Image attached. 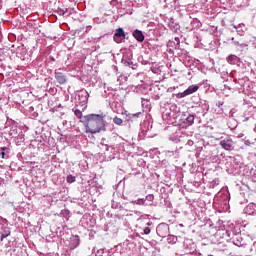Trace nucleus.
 <instances>
[{"instance_id": "48", "label": "nucleus", "mask_w": 256, "mask_h": 256, "mask_svg": "<svg viewBox=\"0 0 256 256\" xmlns=\"http://www.w3.org/2000/svg\"><path fill=\"white\" fill-rule=\"evenodd\" d=\"M175 41L179 45V38L178 37L175 38Z\"/></svg>"}, {"instance_id": "42", "label": "nucleus", "mask_w": 256, "mask_h": 256, "mask_svg": "<svg viewBox=\"0 0 256 256\" xmlns=\"http://www.w3.org/2000/svg\"><path fill=\"white\" fill-rule=\"evenodd\" d=\"M48 61L49 63H55V57L49 56Z\"/></svg>"}, {"instance_id": "22", "label": "nucleus", "mask_w": 256, "mask_h": 256, "mask_svg": "<svg viewBox=\"0 0 256 256\" xmlns=\"http://www.w3.org/2000/svg\"><path fill=\"white\" fill-rule=\"evenodd\" d=\"M227 61L230 65H239V63H240L239 57H237V55H233V54H231L227 57Z\"/></svg>"}, {"instance_id": "50", "label": "nucleus", "mask_w": 256, "mask_h": 256, "mask_svg": "<svg viewBox=\"0 0 256 256\" xmlns=\"http://www.w3.org/2000/svg\"><path fill=\"white\" fill-rule=\"evenodd\" d=\"M188 145H193V141H188Z\"/></svg>"}, {"instance_id": "23", "label": "nucleus", "mask_w": 256, "mask_h": 256, "mask_svg": "<svg viewBox=\"0 0 256 256\" xmlns=\"http://www.w3.org/2000/svg\"><path fill=\"white\" fill-rule=\"evenodd\" d=\"M164 153L166 157H174V159L179 157V150L177 148L175 150H166Z\"/></svg>"}, {"instance_id": "47", "label": "nucleus", "mask_w": 256, "mask_h": 256, "mask_svg": "<svg viewBox=\"0 0 256 256\" xmlns=\"http://www.w3.org/2000/svg\"><path fill=\"white\" fill-rule=\"evenodd\" d=\"M238 42H239V41L234 40V41L232 42L233 46L235 47V46L237 45V43H238Z\"/></svg>"}, {"instance_id": "40", "label": "nucleus", "mask_w": 256, "mask_h": 256, "mask_svg": "<svg viewBox=\"0 0 256 256\" xmlns=\"http://www.w3.org/2000/svg\"><path fill=\"white\" fill-rule=\"evenodd\" d=\"M250 251L252 253H256V241L253 243V245L250 247Z\"/></svg>"}, {"instance_id": "46", "label": "nucleus", "mask_w": 256, "mask_h": 256, "mask_svg": "<svg viewBox=\"0 0 256 256\" xmlns=\"http://www.w3.org/2000/svg\"><path fill=\"white\" fill-rule=\"evenodd\" d=\"M105 151H109V146L108 145H103Z\"/></svg>"}, {"instance_id": "44", "label": "nucleus", "mask_w": 256, "mask_h": 256, "mask_svg": "<svg viewBox=\"0 0 256 256\" xmlns=\"http://www.w3.org/2000/svg\"><path fill=\"white\" fill-rule=\"evenodd\" d=\"M235 47H237L239 49V47H241V42L238 41V43H236Z\"/></svg>"}, {"instance_id": "49", "label": "nucleus", "mask_w": 256, "mask_h": 256, "mask_svg": "<svg viewBox=\"0 0 256 256\" xmlns=\"http://www.w3.org/2000/svg\"><path fill=\"white\" fill-rule=\"evenodd\" d=\"M253 43H254V46L256 47V38H253Z\"/></svg>"}, {"instance_id": "27", "label": "nucleus", "mask_w": 256, "mask_h": 256, "mask_svg": "<svg viewBox=\"0 0 256 256\" xmlns=\"http://www.w3.org/2000/svg\"><path fill=\"white\" fill-rule=\"evenodd\" d=\"M142 107L147 110L151 109V102L149 99L142 98Z\"/></svg>"}, {"instance_id": "53", "label": "nucleus", "mask_w": 256, "mask_h": 256, "mask_svg": "<svg viewBox=\"0 0 256 256\" xmlns=\"http://www.w3.org/2000/svg\"><path fill=\"white\" fill-rule=\"evenodd\" d=\"M178 227H183V224H178Z\"/></svg>"}, {"instance_id": "37", "label": "nucleus", "mask_w": 256, "mask_h": 256, "mask_svg": "<svg viewBox=\"0 0 256 256\" xmlns=\"http://www.w3.org/2000/svg\"><path fill=\"white\" fill-rule=\"evenodd\" d=\"M144 199H146V201H153V199H155V196H153V194H149Z\"/></svg>"}, {"instance_id": "15", "label": "nucleus", "mask_w": 256, "mask_h": 256, "mask_svg": "<svg viewBox=\"0 0 256 256\" xmlns=\"http://www.w3.org/2000/svg\"><path fill=\"white\" fill-rule=\"evenodd\" d=\"M81 244V239L79 236L74 235L70 237L69 241V249H77V247Z\"/></svg>"}, {"instance_id": "29", "label": "nucleus", "mask_w": 256, "mask_h": 256, "mask_svg": "<svg viewBox=\"0 0 256 256\" xmlns=\"http://www.w3.org/2000/svg\"><path fill=\"white\" fill-rule=\"evenodd\" d=\"M169 28L171 29V31H173L174 33H177V31H179V25L175 24L173 22L169 23Z\"/></svg>"}, {"instance_id": "20", "label": "nucleus", "mask_w": 256, "mask_h": 256, "mask_svg": "<svg viewBox=\"0 0 256 256\" xmlns=\"http://www.w3.org/2000/svg\"><path fill=\"white\" fill-rule=\"evenodd\" d=\"M161 97H163V93L161 92V89H159V87H154L153 93H152V99H154V101H159Z\"/></svg>"}, {"instance_id": "18", "label": "nucleus", "mask_w": 256, "mask_h": 256, "mask_svg": "<svg viewBox=\"0 0 256 256\" xmlns=\"http://www.w3.org/2000/svg\"><path fill=\"white\" fill-rule=\"evenodd\" d=\"M214 205H227V196H223V194H217L214 197Z\"/></svg>"}, {"instance_id": "51", "label": "nucleus", "mask_w": 256, "mask_h": 256, "mask_svg": "<svg viewBox=\"0 0 256 256\" xmlns=\"http://www.w3.org/2000/svg\"><path fill=\"white\" fill-rule=\"evenodd\" d=\"M231 41H232V43H233V41H235V37H232V38H231Z\"/></svg>"}, {"instance_id": "28", "label": "nucleus", "mask_w": 256, "mask_h": 256, "mask_svg": "<svg viewBox=\"0 0 256 256\" xmlns=\"http://www.w3.org/2000/svg\"><path fill=\"white\" fill-rule=\"evenodd\" d=\"M132 203H133L134 205H148V204L146 203V199H145V198H139V199H137V200L132 201Z\"/></svg>"}, {"instance_id": "19", "label": "nucleus", "mask_w": 256, "mask_h": 256, "mask_svg": "<svg viewBox=\"0 0 256 256\" xmlns=\"http://www.w3.org/2000/svg\"><path fill=\"white\" fill-rule=\"evenodd\" d=\"M244 213H245L246 215L256 216V204H255V203H249V204L244 208Z\"/></svg>"}, {"instance_id": "3", "label": "nucleus", "mask_w": 256, "mask_h": 256, "mask_svg": "<svg viewBox=\"0 0 256 256\" xmlns=\"http://www.w3.org/2000/svg\"><path fill=\"white\" fill-rule=\"evenodd\" d=\"M177 109V105L171 104L169 102H161L160 111L164 121H169L173 117V111Z\"/></svg>"}, {"instance_id": "38", "label": "nucleus", "mask_w": 256, "mask_h": 256, "mask_svg": "<svg viewBox=\"0 0 256 256\" xmlns=\"http://www.w3.org/2000/svg\"><path fill=\"white\" fill-rule=\"evenodd\" d=\"M247 47H249L247 43L241 42L239 49H247Z\"/></svg>"}, {"instance_id": "21", "label": "nucleus", "mask_w": 256, "mask_h": 256, "mask_svg": "<svg viewBox=\"0 0 256 256\" xmlns=\"http://www.w3.org/2000/svg\"><path fill=\"white\" fill-rule=\"evenodd\" d=\"M234 29H236V32L240 35V37H243L247 31V26L245 24L241 23L238 26H234Z\"/></svg>"}, {"instance_id": "13", "label": "nucleus", "mask_w": 256, "mask_h": 256, "mask_svg": "<svg viewBox=\"0 0 256 256\" xmlns=\"http://www.w3.org/2000/svg\"><path fill=\"white\" fill-rule=\"evenodd\" d=\"M54 75L59 85H65V83H67V75H65L63 72H59L58 70H55Z\"/></svg>"}, {"instance_id": "34", "label": "nucleus", "mask_w": 256, "mask_h": 256, "mask_svg": "<svg viewBox=\"0 0 256 256\" xmlns=\"http://www.w3.org/2000/svg\"><path fill=\"white\" fill-rule=\"evenodd\" d=\"M111 207L112 209H119V207H121V204H119V202L112 201Z\"/></svg>"}, {"instance_id": "9", "label": "nucleus", "mask_w": 256, "mask_h": 256, "mask_svg": "<svg viewBox=\"0 0 256 256\" xmlns=\"http://www.w3.org/2000/svg\"><path fill=\"white\" fill-rule=\"evenodd\" d=\"M156 233L159 237H167L169 235V225L167 223H160L156 227Z\"/></svg>"}, {"instance_id": "39", "label": "nucleus", "mask_w": 256, "mask_h": 256, "mask_svg": "<svg viewBox=\"0 0 256 256\" xmlns=\"http://www.w3.org/2000/svg\"><path fill=\"white\" fill-rule=\"evenodd\" d=\"M246 115H247V114L244 113L243 120H242V121H244V122H247V121H249V119H251V114L248 115V116H246Z\"/></svg>"}, {"instance_id": "11", "label": "nucleus", "mask_w": 256, "mask_h": 256, "mask_svg": "<svg viewBox=\"0 0 256 256\" xmlns=\"http://www.w3.org/2000/svg\"><path fill=\"white\" fill-rule=\"evenodd\" d=\"M243 175H245L246 177H250L252 181L256 183V166H245L243 169Z\"/></svg>"}, {"instance_id": "30", "label": "nucleus", "mask_w": 256, "mask_h": 256, "mask_svg": "<svg viewBox=\"0 0 256 256\" xmlns=\"http://www.w3.org/2000/svg\"><path fill=\"white\" fill-rule=\"evenodd\" d=\"M74 115H76L78 119H81V121H83V112H81V110L79 109L74 110Z\"/></svg>"}, {"instance_id": "7", "label": "nucleus", "mask_w": 256, "mask_h": 256, "mask_svg": "<svg viewBox=\"0 0 256 256\" xmlns=\"http://www.w3.org/2000/svg\"><path fill=\"white\" fill-rule=\"evenodd\" d=\"M122 63L125 67H129L130 69H137L139 67V64L133 62V54H126L122 58Z\"/></svg>"}, {"instance_id": "2", "label": "nucleus", "mask_w": 256, "mask_h": 256, "mask_svg": "<svg viewBox=\"0 0 256 256\" xmlns=\"http://www.w3.org/2000/svg\"><path fill=\"white\" fill-rule=\"evenodd\" d=\"M225 235L232 243H234V245H236V247L245 246V240L241 235V227L239 225L233 223L228 224Z\"/></svg>"}, {"instance_id": "6", "label": "nucleus", "mask_w": 256, "mask_h": 256, "mask_svg": "<svg viewBox=\"0 0 256 256\" xmlns=\"http://www.w3.org/2000/svg\"><path fill=\"white\" fill-rule=\"evenodd\" d=\"M200 87L201 86L199 84L190 85L183 92H179L178 94H176V97H177V99H183L185 97H188V95H193V93H197V91H199Z\"/></svg>"}, {"instance_id": "36", "label": "nucleus", "mask_w": 256, "mask_h": 256, "mask_svg": "<svg viewBox=\"0 0 256 256\" xmlns=\"http://www.w3.org/2000/svg\"><path fill=\"white\" fill-rule=\"evenodd\" d=\"M71 9H69V8H66L65 10H64V17H69V16H71Z\"/></svg>"}, {"instance_id": "31", "label": "nucleus", "mask_w": 256, "mask_h": 256, "mask_svg": "<svg viewBox=\"0 0 256 256\" xmlns=\"http://www.w3.org/2000/svg\"><path fill=\"white\" fill-rule=\"evenodd\" d=\"M66 181L67 183H75V181H77V178L73 175H68Z\"/></svg>"}, {"instance_id": "16", "label": "nucleus", "mask_w": 256, "mask_h": 256, "mask_svg": "<svg viewBox=\"0 0 256 256\" xmlns=\"http://www.w3.org/2000/svg\"><path fill=\"white\" fill-rule=\"evenodd\" d=\"M0 157L1 159H9V157H11V147L9 146L0 147Z\"/></svg>"}, {"instance_id": "8", "label": "nucleus", "mask_w": 256, "mask_h": 256, "mask_svg": "<svg viewBox=\"0 0 256 256\" xmlns=\"http://www.w3.org/2000/svg\"><path fill=\"white\" fill-rule=\"evenodd\" d=\"M78 103L83 107V105H87L89 101V92L87 90L82 89L77 93Z\"/></svg>"}, {"instance_id": "12", "label": "nucleus", "mask_w": 256, "mask_h": 256, "mask_svg": "<svg viewBox=\"0 0 256 256\" xmlns=\"http://www.w3.org/2000/svg\"><path fill=\"white\" fill-rule=\"evenodd\" d=\"M115 43H123L125 41V30L123 28H118L114 32Z\"/></svg>"}, {"instance_id": "32", "label": "nucleus", "mask_w": 256, "mask_h": 256, "mask_svg": "<svg viewBox=\"0 0 256 256\" xmlns=\"http://www.w3.org/2000/svg\"><path fill=\"white\" fill-rule=\"evenodd\" d=\"M113 123H115V125H123V119H121L119 117H114Z\"/></svg>"}, {"instance_id": "33", "label": "nucleus", "mask_w": 256, "mask_h": 256, "mask_svg": "<svg viewBox=\"0 0 256 256\" xmlns=\"http://www.w3.org/2000/svg\"><path fill=\"white\" fill-rule=\"evenodd\" d=\"M151 233V228L150 227H145L143 229V232H141V235H149Z\"/></svg>"}, {"instance_id": "4", "label": "nucleus", "mask_w": 256, "mask_h": 256, "mask_svg": "<svg viewBox=\"0 0 256 256\" xmlns=\"http://www.w3.org/2000/svg\"><path fill=\"white\" fill-rule=\"evenodd\" d=\"M195 123V115L189 114V112H183L181 118L178 122L179 127L181 129H187V127H191Z\"/></svg>"}, {"instance_id": "1", "label": "nucleus", "mask_w": 256, "mask_h": 256, "mask_svg": "<svg viewBox=\"0 0 256 256\" xmlns=\"http://www.w3.org/2000/svg\"><path fill=\"white\" fill-rule=\"evenodd\" d=\"M105 117L106 115L101 114H88L82 117L81 123H83L86 133H90L91 135H96V133H101V131H107L105 125Z\"/></svg>"}, {"instance_id": "14", "label": "nucleus", "mask_w": 256, "mask_h": 256, "mask_svg": "<svg viewBox=\"0 0 256 256\" xmlns=\"http://www.w3.org/2000/svg\"><path fill=\"white\" fill-rule=\"evenodd\" d=\"M169 139L173 143H181V141L185 139V135H183V132L181 130H177L174 134L170 136Z\"/></svg>"}, {"instance_id": "26", "label": "nucleus", "mask_w": 256, "mask_h": 256, "mask_svg": "<svg viewBox=\"0 0 256 256\" xmlns=\"http://www.w3.org/2000/svg\"><path fill=\"white\" fill-rule=\"evenodd\" d=\"M167 243L169 245H175V243H177V236L169 234L167 236Z\"/></svg>"}, {"instance_id": "35", "label": "nucleus", "mask_w": 256, "mask_h": 256, "mask_svg": "<svg viewBox=\"0 0 256 256\" xmlns=\"http://www.w3.org/2000/svg\"><path fill=\"white\" fill-rule=\"evenodd\" d=\"M56 13H57L58 15H61V16L65 17V10H64V9L58 8V9L56 10Z\"/></svg>"}, {"instance_id": "17", "label": "nucleus", "mask_w": 256, "mask_h": 256, "mask_svg": "<svg viewBox=\"0 0 256 256\" xmlns=\"http://www.w3.org/2000/svg\"><path fill=\"white\" fill-rule=\"evenodd\" d=\"M132 36L134 37V39H136V41H138V43H143L145 41V35L139 29L134 30L132 32Z\"/></svg>"}, {"instance_id": "25", "label": "nucleus", "mask_w": 256, "mask_h": 256, "mask_svg": "<svg viewBox=\"0 0 256 256\" xmlns=\"http://www.w3.org/2000/svg\"><path fill=\"white\" fill-rule=\"evenodd\" d=\"M139 117H143V113L138 112V113L128 114L127 115L128 121H135V119H139Z\"/></svg>"}, {"instance_id": "10", "label": "nucleus", "mask_w": 256, "mask_h": 256, "mask_svg": "<svg viewBox=\"0 0 256 256\" xmlns=\"http://www.w3.org/2000/svg\"><path fill=\"white\" fill-rule=\"evenodd\" d=\"M220 146L222 149H225V151H233V149H235V143L231 138H225L221 140Z\"/></svg>"}, {"instance_id": "5", "label": "nucleus", "mask_w": 256, "mask_h": 256, "mask_svg": "<svg viewBox=\"0 0 256 256\" xmlns=\"http://www.w3.org/2000/svg\"><path fill=\"white\" fill-rule=\"evenodd\" d=\"M184 249L186 253H189L191 255L201 256V252L197 250V244L193 242L191 239H186L184 241Z\"/></svg>"}, {"instance_id": "43", "label": "nucleus", "mask_w": 256, "mask_h": 256, "mask_svg": "<svg viewBox=\"0 0 256 256\" xmlns=\"http://www.w3.org/2000/svg\"><path fill=\"white\" fill-rule=\"evenodd\" d=\"M254 142H251L250 140H245V145H253Z\"/></svg>"}, {"instance_id": "52", "label": "nucleus", "mask_w": 256, "mask_h": 256, "mask_svg": "<svg viewBox=\"0 0 256 256\" xmlns=\"http://www.w3.org/2000/svg\"><path fill=\"white\" fill-rule=\"evenodd\" d=\"M163 1V3H166V5H167V0H162Z\"/></svg>"}, {"instance_id": "24", "label": "nucleus", "mask_w": 256, "mask_h": 256, "mask_svg": "<svg viewBox=\"0 0 256 256\" xmlns=\"http://www.w3.org/2000/svg\"><path fill=\"white\" fill-rule=\"evenodd\" d=\"M9 235H11V230L9 228H4L0 232V241H4V239H7V237H9Z\"/></svg>"}, {"instance_id": "45", "label": "nucleus", "mask_w": 256, "mask_h": 256, "mask_svg": "<svg viewBox=\"0 0 256 256\" xmlns=\"http://www.w3.org/2000/svg\"><path fill=\"white\" fill-rule=\"evenodd\" d=\"M147 227H151V225H153V222L149 221L146 223Z\"/></svg>"}, {"instance_id": "41", "label": "nucleus", "mask_w": 256, "mask_h": 256, "mask_svg": "<svg viewBox=\"0 0 256 256\" xmlns=\"http://www.w3.org/2000/svg\"><path fill=\"white\" fill-rule=\"evenodd\" d=\"M103 253H104L103 249H100L96 252L95 256H103Z\"/></svg>"}]
</instances>
